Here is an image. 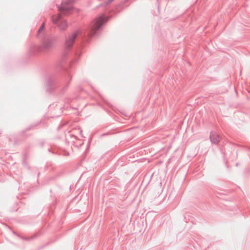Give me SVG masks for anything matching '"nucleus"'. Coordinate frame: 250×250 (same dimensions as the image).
Segmentation results:
<instances>
[{"label":"nucleus","instance_id":"1","mask_svg":"<svg viewBox=\"0 0 250 250\" xmlns=\"http://www.w3.org/2000/svg\"><path fill=\"white\" fill-rule=\"evenodd\" d=\"M104 21L105 18L103 17H100L94 20L91 23L90 30L88 36L89 37H93Z\"/></svg>","mask_w":250,"mask_h":250},{"label":"nucleus","instance_id":"2","mask_svg":"<svg viewBox=\"0 0 250 250\" xmlns=\"http://www.w3.org/2000/svg\"><path fill=\"white\" fill-rule=\"evenodd\" d=\"M72 0H68L66 1H64L62 3L61 6L59 8V11L60 12L64 13L65 12L69 10L72 7Z\"/></svg>","mask_w":250,"mask_h":250},{"label":"nucleus","instance_id":"3","mask_svg":"<svg viewBox=\"0 0 250 250\" xmlns=\"http://www.w3.org/2000/svg\"><path fill=\"white\" fill-rule=\"evenodd\" d=\"M52 46V42L51 40H47L44 41L41 46V49L44 51L50 49Z\"/></svg>","mask_w":250,"mask_h":250},{"label":"nucleus","instance_id":"4","mask_svg":"<svg viewBox=\"0 0 250 250\" xmlns=\"http://www.w3.org/2000/svg\"><path fill=\"white\" fill-rule=\"evenodd\" d=\"M77 36V34L75 33L71 36L70 39L67 41L66 42V45L67 47H69L72 46L75 39L76 38Z\"/></svg>","mask_w":250,"mask_h":250},{"label":"nucleus","instance_id":"5","mask_svg":"<svg viewBox=\"0 0 250 250\" xmlns=\"http://www.w3.org/2000/svg\"><path fill=\"white\" fill-rule=\"evenodd\" d=\"M210 140L212 143L217 144L220 141V137L217 134H212L210 136Z\"/></svg>","mask_w":250,"mask_h":250},{"label":"nucleus","instance_id":"6","mask_svg":"<svg viewBox=\"0 0 250 250\" xmlns=\"http://www.w3.org/2000/svg\"><path fill=\"white\" fill-rule=\"evenodd\" d=\"M59 27L61 29H64L67 27V23L65 21H61L60 24H59Z\"/></svg>","mask_w":250,"mask_h":250},{"label":"nucleus","instance_id":"7","mask_svg":"<svg viewBox=\"0 0 250 250\" xmlns=\"http://www.w3.org/2000/svg\"><path fill=\"white\" fill-rule=\"evenodd\" d=\"M61 18V15L60 14L54 16L52 18L53 21L54 23H57L58 20H59Z\"/></svg>","mask_w":250,"mask_h":250},{"label":"nucleus","instance_id":"8","mask_svg":"<svg viewBox=\"0 0 250 250\" xmlns=\"http://www.w3.org/2000/svg\"><path fill=\"white\" fill-rule=\"evenodd\" d=\"M43 28V25H42L40 28V30Z\"/></svg>","mask_w":250,"mask_h":250}]
</instances>
